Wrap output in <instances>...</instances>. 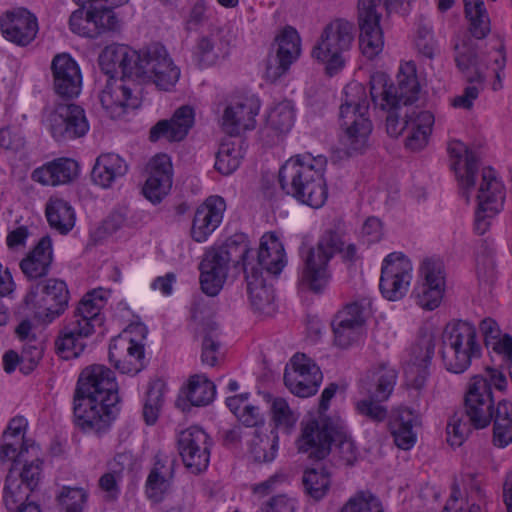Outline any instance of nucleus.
<instances>
[{
    "label": "nucleus",
    "mask_w": 512,
    "mask_h": 512,
    "mask_svg": "<svg viewBox=\"0 0 512 512\" xmlns=\"http://www.w3.org/2000/svg\"><path fill=\"white\" fill-rule=\"evenodd\" d=\"M327 158L309 152L289 158L279 171L282 190L314 209L321 208L328 198L325 179Z\"/></svg>",
    "instance_id": "nucleus-1"
},
{
    "label": "nucleus",
    "mask_w": 512,
    "mask_h": 512,
    "mask_svg": "<svg viewBox=\"0 0 512 512\" xmlns=\"http://www.w3.org/2000/svg\"><path fill=\"white\" fill-rule=\"evenodd\" d=\"M369 103L365 87L358 82L349 83L344 89L340 106V143L344 153L351 156L363 152L373 130L368 115Z\"/></svg>",
    "instance_id": "nucleus-2"
},
{
    "label": "nucleus",
    "mask_w": 512,
    "mask_h": 512,
    "mask_svg": "<svg viewBox=\"0 0 512 512\" xmlns=\"http://www.w3.org/2000/svg\"><path fill=\"white\" fill-rule=\"evenodd\" d=\"M249 252V244L244 235H235L221 246L209 249L199 265L202 291L209 296H216L223 288L231 263L241 264L245 271Z\"/></svg>",
    "instance_id": "nucleus-3"
},
{
    "label": "nucleus",
    "mask_w": 512,
    "mask_h": 512,
    "mask_svg": "<svg viewBox=\"0 0 512 512\" xmlns=\"http://www.w3.org/2000/svg\"><path fill=\"white\" fill-rule=\"evenodd\" d=\"M507 387L505 375L497 368L486 367L482 373L472 376L464 396L465 412L476 428L488 426L496 413L493 388L503 391Z\"/></svg>",
    "instance_id": "nucleus-4"
},
{
    "label": "nucleus",
    "mask_w": 512,
    "mask_h": 512,
    "mask_svg": "<svg viewBox=\"0 0 512 512\" xmlns=\"http://www.w3.org/2000/svg\"><path fill=\"white\" fill-rule=\"evenodd\" d=\"M480 345L474 325L466 321L448 323L442 333L441 357L445 368L453 373H463L472 359L479 357Z\"/></svg>",
    "instance_id": "nucleus-5"
},
{
    "label": "nucleus",
    "mask_w": 512,
    "mask_h": 512,
    "mask_svg": "<svg viewBox=\"0 0 512 512\" xmlns=\"http://www.w3.org/2000/svg\"><path fill=\"white\" fill-rule=\"evenodd\" d=\"M398 86L394 87L384 73H375L370 79L372 101L381 109L410 105L418 98L420 85L416 74V65L412 61L404 62L397 75Z\"/></svg>",
    "instance_id": "nucleus-6"
},
{
    "label": "nucleus",
    "mask_w": 512,
    "mask_h": 512,
    "mask_svg": "<svg viewBox=\"0 0 512 512\" xmlns=\"http://www.w3.org/2000/svg\"><path fill=\"white\" fill-rule=\"evenodd\" d=\"M355 39L354 24L344 18H336L326 24L314 45L311 56L325 65L332 75L345 65L344 54L349 51Z\"/></svg>",
    "instance_id": "nucleus-7"
},
{
    "label": "nucleus",
    "mask_w": 512,
    "mask_h": 512,
    "mask_svg": "<svg viewBox=\"0 0 512 512\" xmlns=\"http://www.w3.org/2000/svg\"><path fill=\"white\" fill-rule=\"evenodd\" d=\"M342 241L335 233H327L321 237L315 247L303 254L301 283L314 292H321L331 280L329 262L342 248Z\"/></svg>",
    "instance_id": "nucleus-8"
},
{
    "label": "nucleus",
    "mask_w": 512,
    "mask_h": 512,
    "mask_svg": "<svg viewBox=\"0 0 512 512\" xmlns=\"http://www.w3.org/2000/svg\"><path fill=\"white\" fill-rule=\"evenodd\" d=\"M180 69L159 43L140 50L135 79L153 83L158 89L171 90L180 78Z\"/></svg>",
    "instance_id": "nucleus-9"
},
{
    "label": "nucleus",
    "mask_w": 512,
    "mask_h": 512,
    "mask_svg": "<svg viewBox=\"0 0 512 512\" xmlns=\"http://www.w3.org/2000/svg\"><path fill=\"white\" fill-rule=\"evenodd\" d=\"M69 290L64 281L50 278L30 288L24 297L27 308L33 310L35 317L45 323H51L60 317L68 307Z\"/></svg>",
    "instance_id": "nucleus-10"
},
{
    "label": "nucleus",
    "mask_w": 512,
    "mask_h": 512,
    "mask_svg": "<svg viewBox=\"0 0 512 512\" xmlns=\"http://www.w3.org/2000/svg\"><path fill=\"white\" fill-rule=\"evenodd\" d=\"M145 335L143 324H131L110 343L109 360L121 373L135 375L143 369Z\"/></svg>",
    "instance_id": "nucleus-11"
},
{
    "label": "nucleus",
    "mask_w": 512,
    "mask_h": 512,
    "mask_svg": "<svg viewBox=\"0 0 512 512\" xmlns=\"http://www.w3.org/2000/svg\"><path fill=\"white\" fill-rule=\"evenodd\" d=\"M446 289V271L437 257H425L419 264L418 277L412 291L416 304L425 310H434L442 302Z\"/></svg>",
    "instance_id": "nucleus-12"
},
{
    "label": "nucleus",
    "mask_w": 512,
    "mask_h": 512,
    "mask_svg": "<svg viewBox=\"0 0 512 512\" xmlns=\"http://www.w3.org/2000/svg\"><path fill=\"white\" fill-rule=\"evenodd\" d=\"M42 122L56 141L83 137L89 123L82 107L75 104H56L43 110Z\"/></svg>",
    "instance_id": "nucleus-13"
},
{
    "label": "nucleus",
    "mask_w": 512,
    "mask_h": 512,
    "mask_svg": "<svg viewBox=\"0 0 512 512\" xmlns=\"http://www.w3.org/2000/svg\"><path fill=\"white\" fill-rule=\"evenodd\" d=\"M115 401L105 398L75 394L74 416L78 427L84 431L103 432L107 430L117 415Z\"/></svg>",
    "instance_id": "nucleus-14"
},
{
    "label": "nucleus",
    "mask_w": 512,
    "mask_h": 512,
    "mask_svg": "<svg viewBox=\"0 0 512 512\" xmlns=\"http://www.w3.org/2000/svg\"><path fill=\"white\" fill-rule=\"evenodd\" d=\"M413 265L411 260L402 252L388 254L381 267L379 288L382 295L397 301L408 292L412 280Z\"/></svg>",
    "instance_id": "nucleus-15"
},
{
    "label": "nucleus",
    "mask_w": 512,
    "mask_h": 512,
    "mask_svg": "<svg viewBox=\"0 0 512 512\" xmlns=\"http://www.w3.org/2000/svg\"><path fill=\"white\" fill-rule=\"evenodd\" d=\"M455 61L465 78L471 85L466 87L461 95L454 97L451 104L455 108L471 109L474 101L478 98L479 92L485 80L482 61L478 60L475 51L468 46H456Z\"/></svg>",
    "instance_id": "nucleus-16"
},
{
    "label": "nucleus",
    "mask_w": 512,
    "mask_h": 512,
    "mask_svg": "<svg viewBox=\"0 0 512 512\" xmlns=\"http://www.w3.org/2000/svg\"><path fill=\"white\" fill-rule=\"evenodd\" d=\"M260 111L257 98L234 95L226 103L221 118L222 129L230 136H238L256 127V117Z\"/></svg>",
    "instance_id": "nucleus-17"
},
{
    "label": "nucleus",
    "mask_w": 512,
    "mask_h": 512,
    "mask_svg": "<svg viewBox=\"0 0 512 512\" xmlns=\"http://www.w3.org/2000/svg\"><path fill=\"white\" fill-rule=\"evenodd\" d=\"M323 375L317 364L305 354L297 353L286 368L284 383L289 391L298 397L314 395L322 382Z\"/></svg>",
    "instance_id": "nucleus-18"
},
{
    "label": "nucleus",
    "mask_w": 512,
    "mask_h": 512,
    "mask_svg": "<svg viewBox=\"0 0 512 512\" xmlns=\"http://www.w3.org/2000/svg\"><path fill=\"white\" fill-rule=\"evenodd\" d=\"M353 441L343 426L320 424L310 419L301 423L298 448H350Z\"/></svg>",
    "instance_id": "nucleus-19"
},
{
    "label": "nucleus",
    "mask_w": 512,
    "mask_h": 512,
    "mask_svg": "<svg viewBox=\"0 0 512 512\" xmlns=\"http://www.w3.org/2000/svg\"><path fill=\"white\" fill-rule=\"evenodd\" d=\"M248 396L249 395L245 393L228 397L226 399V405L245 426L258 427L259 424L263 425L264 420L259 412V408L248 402ZM264 430L267 431V428L261 426L253 431L257 440H254L251 445H270V448H276L278 446L277 432L272 429L268 435L264 433Z\"/></svg>",
    "instance_id": "nucleus-20"
},
{
    "label": "nucleus",
    "mask_w": 512,
    "mask_h": 512,
    "mask_svg": "<svg viewBox=\"0 0 512 512\" xmlns=\"http://www.w3.org/2000/svg\"><path fill=\"white\" fill-rule=\"evenodd\" d=\"M75 394L105 398L106 401H119L114 373L104 365H92L84 369Z\"/></svg>",
    "instance_id": "nucleus-21"
},
{
    "label": "nucleus",
    "mask_w": 512,
    "mask_h": 512,
    "mask_svg": "<svg viewBox=\"0 0 512 512\" xmlns=\"http://www.w3.org/2000/svg\"><path fill=\"white\" fill-rule=\"evenodd\" d=\"M447 151L458 185L467 201H469L470 192L476 185L477 156L463 142L456 139L449 141Z\"/></svg>",
    "instance_id": "nucleus-22"
},
{
    "label": "nucleus",
    "mask_w": 512,
    "mask_h": 512,
    "mask_svg": "<svg viewBox=\"0 0 512 512\" xmlns=\"http://www.w3.org/2000/svg\"><path fill=\"white\" fill-rule=\"evenodd\" d=\"M276 41L278 44L276 57L268 60L265 70V77L271 82L284 75L301 54V38L293 27L284 28Z\"/></svg>",
    "instance_id": "nucleus-23"
},
{
    "label": "nucleus",
    "mask_w": 512,
    "mask_h": 512,
    "mask_svg": "<svg viewBox=\"0 0 512 512\" xmlns=\"http://www.w3.org/2000/svg\"><path fill=\"white\" fill-rule=\"evenodd\" d=\"M53 88L63 98H74L80 94L82 74L78 63L68 53L54 56L51 62Z\"/></svg>",
    "instance_id": "nucleus-24"
},
{
    "label": "nucleus",
    "mask_w": 512,
    "mask_h": 512,
    "mask_svg": "<svg viewBox=\"0 0 512 512\" xmlns=\"http://www.w3.org/2000/svg\"><path fill=\"white\" fill-rule=\"evenodd\" d=\"M397 382L396 370L386 362L372 365L358 382L360 395L373 396L378 401H387Z\"/></svg>",
    "instance_id": "nucleus-25"
},
{
    "label": "nucleus",
    "mask_w": 512,
    "mask_h": 512,
    "mask_svg": "<svg viewBox=\"0 0 512 512\" xmlns=\"http://www.w3.org/2000/svg\"><path fill=\"white\" fill-rule=\"evenodd\" d=\"M0 27L5 39L20 46L31 43L38 32L37 18L24 8L6 11L0 17Z\"/></svg>",
    "instance_id": "nucleus-26"
},
{
    "label": "nucleus",
    "mask_w": 512,
    "mask_h": 512,
    "mask_svg": "<svg viewBox=\"0 0 512 512\" xmlns=\"http://www.w3.org/2000/svg\"><path fill=\"white\" fill-rule=\"evenodd\" d=\"M226 203L220 196H209L200 204L194 214L191 237L196 242H204L222 222Z\"/></svg>",
    "instance_id": "nucleus-27"
},
{
    "label": "nucleus",
    "mask_w": 512,
    "mask_h": 512,
    "mask_svg": "<svg viewBox=\"0 0 512 512\" xmlns=\"http://www.w3.org/2000/svg\"><path fill=\"white\" fill-rule=\"evenodd\" d=\"M148 178L143 187L144 196L159 203L172 186V163L167 154L155 155L147 165Z\"/></svg>",
    "instance_id": "nucleus-28"
},
{
    "label": "nucleus",
    "mask_w": 512,
    "mask_h": 512,
    "mask_svg": "<svg viewBox=\"0 0 512 512\" xmlns=\"http://www.w3.org/2000/svg\"><path fill=\"white\" fill-rule=\"evenodd\" d=\"M140 51L123 44H112L102 51L99 63L106 74H119L124 77L135 78Z\"/></svg>",
    "instance_id": "nucleus-29"
},
{
    "label": "nucleus",
    "mask_w": 512,
    "mask_h": 512,
    "mask_svg": "<svg viewBox=\"0 0 512 512\" xmlns=\"http://www.w3.org/2000/svg\"><path fill=\"white\" fill-rule=\"evenodd\" d=\"M194 110L190 106L178 108L170 120L158 121L149 132V140L178 142L183 140L194 124Z\"/></svg>",
    "instance_id": "nucleus-30"
},
{
    "label": "nucleus",
    "mask_w": 512,
    "mask_h": 512,
    "mask_svg": "<svg viewBox=\"0 0 512 512\" xmlns=\"http://www.w3.org/2000/svg\"><path fill=\"white\" fill-rule=\"evenodd\" d=\"M93 333L90 324H81L72 318L59 330L55 340L57 354L63 359L78 357L86 347L85 339Z\"/></svg>",
    "instance_id": "nucleus-31"
},
{
    "label": "nucleus",
    "mask_w": 512,
    "mask_h": 512,
    "mask_svg": "<svg viewBox=\"0 0 512 512\" xmlns=\"http://www.w3.org/2000/svg\"><path fill=\"white\" fill-rule=\"evenodd\" d=\"M477 192L478 208L489 216H495L504 208L506 191L504 184L499 180L491 168H485L481 173Z\"/></svg>",
    "instance_id": "nucleus-32"
},
{
    "label": "nucleus",
    "mask_w": 512,
    "mask_h": 512,
    "mask_svg": "<svg viewBox=\"0 0 512 512\" xmlns=\"http://www.w3.org/2000/svg\"><path fill=\"white\" fill-rule=\"evenodd\" d=\"M78 172L79 167L75 160L61 157L35 168L31 179L42 186H58L72 181Z\"/></svg>",
    "instance_id": "nucleus-33"
},
{
    "label": "nucleus",
    "mask_w": 512,
    "mask_h": 512,
    "mask_svg": "<svg viewBox=\"0 0 512 512\" xmlns=\"http://www.w3.org/2000/svg\"><path fill=\"white\" fill-rule=\"evenodd\" d=\"M232 38L231 31L224 28L201 37L194 48L195 59L203 66L215 64L228 54Z\"/></svg>",
    "instance_id": "nucleus-34"
},
{
    "label": "nucleus",
    "mask_w": 512,
    "mask_h": 512,
    "mask_svg": "<svg viewBox=\"0 0 512 512\" xmlns=\"http://www.w3.org/2000/svg\"><path fill=\"white\" fill-rule=\"evenodd\" d=\"M331 450H311L309 458L316 462L326 459ZM305 493L316 501L325 497L331 485L328 467L317 463L315 467L307 468L302 477Z\"/></svg>",
    "instance_id": "nucleus-35"
},
{
    "label": "nucleus",
    "mask_w": 512,
    "mask_h": 512,
    "mask_svg": "<svg viewBox=\"0 0 512 512\" xmlns=\"http://www.w3.org/2000/svg\"><path fill=\"white\" fill-rule=\"evenodd\" d=\"M100 103L110 118L119 119L136 107V98L122 80H109L100 93Z\"/></svg>",
    "instance_id": "nucleus-36"
},
{
    "label": "nucleus",
    "mask_w": 512,
    "mask_h": 512,
    "mask_svg": "<svg viewBox=\"0 0 512 512\" xmlns=\"http://www.w3.org/2000/svg\"><path fill=\"white\" fill-rule=\"evenodd\" d=\"M434 122V115L430 111L412 109L410 112H406V148L411 151L425 148Z\"/></svg>",
    "instance_id": "nucleus-37"
},
{
    "label": "nucleus",
    "mask_w": 512,
    "mask_h": 512,
    "mask_svg": "<svg viewBox=\"0 0 512 512\" xmlns=\"http://www.w3.org/2000/svg\"><path fill=\"white\" fill-rule=\"evenodd\" d=\"M52 261V241L49 236H44L20 261L19 267L28 279H38L48 274Z\"/></svg>",
    "instance_id": "nucleus-38"
},
{
    "label": "nucleus",
    "mask_w": 512,
    "mask_h": 512,
    "mask_svg": "<svg viewBox=\"0 0 512 512\" xmlns=\"http://www.w3.org/2000/svg\"><path fill=\"white\" fill-rule=\"evenodd\" d=\"M390 426L396 446L398 448H411L417 442L421 419L414 410L401 407L396 411Z\"/></svg>",
    "instance_id": "nucleus-39"
},
{
    "label": "nucleus",
    "mask_w": 512,
    "mask_h": 512,
    "mask_svg": "<svg viewBox=\"0 0 512 512\" xmlns=\"http://www.w3.org/2000/svg\"><path fill=\"white\" fill-rule=\"evenodd\" d=\"M247 290L252 306L265 315H272L276 306L274 304V291L265 284L260 269L245 266Z\"/></svg>",
    "instance_id": "nucleus-40"
},
{
    "label": "nucleus",
    "mask_w": 512,
    "mask_h": 512,
    "mask_svg": "<svg viewBox=\"0 0 512 512\" xmlns=\"http://www.w3.org/2000/svg\"><path fill=\"white\" fill-rule=\"evenodd\" d=\"M434 354L431 340H424L411 348L409 363L405 368L408 383L415 389H421L426 381L427 367Z\"/></svg>",
    "instance_id": "nucleus-41"
},
{
    "label": "nucleus",
    "mask_w": 512,
    "mask_h": 512,
    "mask_svg": "<svg viewBox=\"0 0 512 512\" xmlns=\"http://www.w3.org/2000/svg\"><path fill=\"white\" fill-rule=\"evenodd\" d=\"M29 450H1L0 460L8 457L12 459L13 469L21 467L20 481L29 489L34 491L40 482L42 473V460L39 458L29 459Z\"/></svg>",
    "instance_id": "nucleus-42"
},
{
    "label": "nucleus",
    "mask_w": 512,
    "mask_h": 512,
    "mask_svg": "<svg viewBox=\"0 0 512 512\" xmlns=\"http://www.w3.org/2000/svg\"><path fill=\"white\" fill-rule=\"evenodd\" d=\"M127 164L117 154H101L92 170L93 181L103 188L110 187L118 178L127 172Z\"/></svg>",
    "instance_id": "nucleus-43"
},
{
    "label": "nucleus",
    "mask_w": 512,
    "mask_h": 512,
    "mask_svg": "<svg viewBox=\"0 0 512 512\" xmlns=\"http://www.w3.org/2000/svg\"><path fill=\"white\" fill-rule=\"evenodd\" d=\"M258 264L267 272L279 274L286 264L284 247L277 236L266 233L261 237Z\"/></svg>",
    "instance_id": "nucleus-44"
},
{
    "label": "nucleus",
    "mask_w": 512,
    "mask_h": 512,
    "mask_svg": "<svg viewBox=\"0 0 512 512\" xmlns=\"http://www.w3.org/2000/svg\"><path fill=\"white\" fill-rule=\"evenodd\" d=\"M106 301L104 291L101 289L86 293L78 303L73 319L81 324H90L91 330L95 332L96 326H101L103 322L101 311Z\"/></svg>",
    "instance_id": "nucleus-45"
},
{
    "label": "nucleus",
    "mask_w": 512,
    "mask_h": 512,
    "mask_svg": "<svg viewBox=\"0 0 512 512\" xmlns=\"http://www.w3.org/2000/svg\"><path fill=\"white\" fill-rule=\"evenodd\" d=\"M45 215L51 228L60 234H67L75 226L76 215L70 203L60 197H50L46 203Z\"/></svg>",
    "instance_id": "nucleus-46"
},
{
    "label": "nucleus",
    "mask_w": 512,
    "mask_h": 512,
    "mask_svg": "<svg viewBox=\"0 0 512 512\" xmlns=\"http://www.w3.org/2000/svg\"><path fill=\"white\" fill-rule=\"evenodd\" d=\"M295 122V108L291 101L284 100L275 104L268 112L266 118L267 128L275 135L281 136L289 133Z\"/></svg>",
    "instance_id": "nucleus-47"
},
{
    "label": "nucleus",
    "mask_w": 512,
    "mask_h": 512,
    "mask_svg": "<svg viewBox=\"0 0 512 512\" xmlns=\"http://www.w3.org/2000/svg\"><path fill=\"white\" fill-rule=\"evenodd\" d=\"M372 315V301L362 297L346 304L337 312L334 320L365 329L367 320Z\"/></svg>",
    "instance_id": "nucleus-48"
},
{
    "label": "nucleus",
    "mask_w": 512,
    "mask_h": 512,
    "mask_svg": "<svg viewBox=\"0 0 512 512\" xmlns=\"http://www.w3.org/2000/svg\"><path fill=\"white\" fill-rule=\"evenodd\" d=\"M28 421L23 416H15L8 422L2 434L0 448H33L35 441L27 436Z\"/></svg>",
    "instance_id": "nucleus-49"
},
{
    "label": "nucleus",
    "mask_w": 512,
    "mask_h": 512,
    "mask_svg": "<svg viewBox=\"0 0 512 512\" xmlns=\"http://www.w3.org/2000/svg\"><path fill=\"white\" fill-rule=\"evenodd\" d=\"M185 396L193 406H205L215 396V385L204 374L190 376L185 388Z\"/></svg>",
    "instance_id": "nucleus-50"
},
{
    "label": "nucleus",
    "mask_w": 512,
    "mask_h": 512,
    "mask_svg": "<svg viewBox=\"0 0 512 512\" xmlns=\"http://www.w3.org/2000/svg\"><path fill=\"white\" fill-rule=\"evenodd\" d=\"M493 442L501 448L512 442V404L508 401H500L496 407Z\"/></svg>",
    "instance_id": "nucleus-51"
},
{
    "label": "nucleus",
    "mask_w": 512,
    "mask_h": 512,
    "mask_svg": "<svg viewBox=\"0 0 512 512\" xmlns=\"http://www.w3.org/2000/svg\"><path fill=\"white\" fill-rule=\"evenodd\" d=\"M166 390V383L161 379H155L149 383L143 407V417L146 424L153 425L156 423L164 403Z\"/></svg>",
    "instance_id": "nucleus-52"
},
{
    "label": "nucleus",
    "mask_w": 512,
    "mask_h": 512,
    "mask_svg": "<svg viewBox=\"0 0 512 512\" xmlns=\"http://www.w3.org/2000/svg\"><path fill=\"white\" fill-rule=\"evenodd\" d=\"M396 0H358V25H380L383 13L390 12Z\"/></svg>",
    "instance_id": "nucleus-53"
},
{
    "label": "nucleus",
    "mask_w": 512,
    "mask_h": 512,
    "mask_svg": "<svg viewBox=\"0 0 512 512\" xmlns=\"http://www.w3.org/2000/svg\"><path fill=\"white\" fill-rule=\"evenodd\" d=\"M242 157L239 144L231 139L225 140L216 155L215 169L222 175H230L239 167Z\"/></svg>",
    "instance_id": "nucleus-54"
},
{
    "label": "nucleus",
    "mask_w": 512,
    "mask_h": 512,
    "mask_svg": "<svg viewBox=\"0 0 512 512\" xmlns=\"http://www.w3.org/2000/svg\"><path fill=\"white\" fill-rule=\"evenodd\" d=\"M359 47L368 59H374L384 48V34L380 25H358Z\"/></svg>",
    "instance_id": "nucleus-55"
},
{
    "label": "nucleus",
    "mask_w": 512,
    "mask_h": 512,
    "mask_svg": "<svg viewBox=\"0 0 512 512\" xmlns=\"http://www.w3.org/2000/svg\"><path fill=\"white\" fill-rule=\"evenodd\" d=\"M29 489L17 477L9 473L5 479L3 492V501L6 508L10 511H19L26 506V500L29 497Z\"/></svg>",
    "instance_id": "nucleus-56"
},
{
    "label": "nucleus",
    "mask_w": 512,
    "mask_h": 512,
    "mask_svg": "<svg viewBox=\"0 0 512 512\" xmlns=\"http://www.w3.org/2000/svg\"><path fill=\"white\" fill-rule=\"evenodd\" d=\"M479 329L484 337L485 344L494 352L501 354L512 345V337L502 334L497 322L492 318H485L480 322Z\"/></svg>",
    "instance_id": "nucleus-57"
},
{
    "label": "nucleus",
    "mask_w": 512,
    "mask_h": 512,
    "mask_svg": "<svg viewBox=\"0 0 512 512\" xmlns=\"http://www.w3.org/2000/svg\"><path fill=\"white\" fill-rule=\"evenodd\" d=\"M465 14L471 23L473 35L480 39L489 31V20L482 0H463Z\"/></svg>",
    "instance_id": "nucleus-58"
},
{
    "label": "nucleus",
    "mask_w": 512,
    "mask_h": 512,
    "mask_svg": "<svg viewBox=\"0 0 512 512\" xmlns=\"http://www.w3.org/2000/svg\"><path fill=\"white\" fill-rule=\"evenodd\" d=\"M115 6L90 3V17L97 30V36L110 31H116L120 27L119 19L113 8Z\"/></svg>",
    "instance_id": "nucleus-59"
},
{
    "label": "nucleus",
    "mask_w": 512,
    "mask_h": 512,
    "mask_svg": "<svg viewBox=\"0 0 512 512\" xmlns=\"http://www.w3.org/2000/svg\"><path fill=\"white\" fill-rule=\"evenodd\" d=\"M271 419L277 428L290 429L298 420V415L282 397H270Z\"/></svg>",
    "instance_id": "nucleus-60"
},
{
    "label": "nucleus",
    "mask_w": 512,
    "mask_h": 512,
    "mask_svg": "<svg viewBox=\"0 0 512 512\" xmlns=\"http://www.w3.org/2000/svg\"><path fill=\"white\" fill-rule=\"evenodd\" d=\"M176 438L179 448H208L213 444L211 436L198 425L180 430Z\"/></svg>",
    "instance_id": "nucleus-61"
},
{
    "label": "nucleus",
    "mask_w": 512,
    "mask_h": 512,
    "mask_svg": "<svg viewBox=\"0 0 512 512\" xmlns=\"http://www.w3.org/2000/svg\"><path fill=\"white\" fill-rule=\"evenodd\" d=\"M334 343L336 346L347 349L355 344L361 342L365 337V329L348 324H343L340 321L333 320L332 322Z\"/></svg>",
    "instance_id": "nucleus-62"
},
{
    "label": "nucleus",
    "mask_w": 512,
    "mask_h": 512,
    "mask_svg": "<svg viewBox=\"0 0 512 512\" xmlns=\"http://www.w3.org/2000/svg\"><path fill=\"white\" fill-rule=\"evenodd\" d=\"M339 512H384L381 502L369 492H359L350 498Z\"/></svg>",
    "instance_id": "nucleus-63"
},
{
    "label": "nucleus",
    "mask_w": 512,
    "mask_h": 512,
    "mask_svg": "<svg viewBox=\"0 0 512 512\" xmlns=\"http://www.w3.org/2000/svg\"><path fill=\"white\" fill-rule=\"evenodd\" d=\"M362 397L355 401L356 411L366 416L374 422H382L387 418V408L380 404L373 396L361 395Z\"/></svg>",
    "instance_id": "nucleus-64"
}]
</instances>
